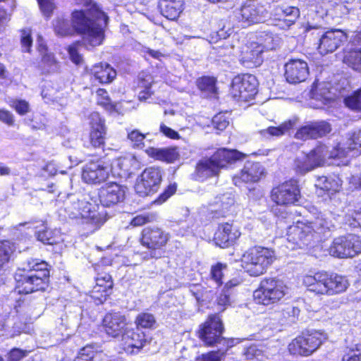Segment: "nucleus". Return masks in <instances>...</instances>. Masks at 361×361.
Listing matches in <instances>:
<instances>
[{
  "mask_svg": "<svg viewBox=\"0 0 361 361\" xmlns=\"http://www.w3.org/2000/svg\"><path fill=\"white\" fill-rule=\"evenodd\" d=\"M107 22V16L96 4H92L87 11H75L72 13L73 32L83 34L84 44L92 47L102 44Z\"/></svg>",
  "mask_w": 361,
  "mask_h": 361,
  "instance_id": "obj_1",
  "label": "nucleus"
},
{
  "mask_svg": "<svg viewBox=\"0 0 361 361\" xmlns=\"http://www.w3.org/2000/svg\"><path fill=\"white\" fill-rule=\"evenodd\" d=\"M46 262L38 259H28L16 274L19 293L28 294L44 290L49 276Z\"/></svg>",
  "mask_w": 361,
  "mask_h": 361,
  "instance_id": "obj_2",
  "label": "nucleus"
},
{
  "mask_svg": "<svg viewBox=\"0 0 361 361\" xmlns=\"http://www.w3.org/2000/svg\"><path fill=\"white\" fill-rule=\"evenodd\" d=\"M243 157V154L237 150L219 149L210 158L202 159L197 164L195 171L192 174V178L197 181H204L209 177L217 176L220 169Z\"/></svg>",
  "mask_w": 361,
  "mask_h": 361,
  "instance_id": "obj_3",
  "label": "nucleus"
},
{
  "mask_svg": "<svg viewBox=\"0 0 361 361\" xmlns=\"http://www.w3.org/2000/svg\"><path fill=\"white\" fill-rule=\"evenodd\" d=\"M276 258L272 250L264 247H254L242 256V267L252 276L264 274Z\"/></svg>",
  "mask_w": 361,
  "mask_h": 361,
  "instance_id": "obj_4",
  "label": "nucleus"
},
{
  "mask_svg": "<svg viewBox=\"0 0 361 361\" xmlns=\"http://www.w3.org/2000/svg\"><path fill=\"white\" fill-rule=\"evenodd\" d=\"M327 158H340L338 149L329 151L326 145H318L309 154L298 156L294 161V169L296 173L304 175L322 165Z\"/></svg>",
  "mask_w": 361,
  "mask_h": 361,
  "instance_id": "obj_5",
  "label": "nucleus"
},
{
  "mask_svg": "<svg viewBox=\"0 0 361 361\" xmlns=\"http://www.w3.org/2000/svg\"><path fill=\"white\" fill-rule=\"evenodd\" d=\"M288 287L284 282L276 278L264 279L253 293L257 304L270 305L279 302L288 293Z\"/></svg>",
  "mask_w": 361,
  "mask_h": 361,
  "instance_id": "obj_6",
  "label": "nucleus"
},
{
  "mask_svg": "<svg viewBox=\"0 0 361 361\" xmlns=\"http://www.w3.org/2000/svg\"><path fill=\"white\" fill-rule=\"evenodd\" d=\"M223 324L218 315L210 316L200 326L198 331L199 338L205 345H227L233 347L235 345L234 339H228L223 337Z\"/></svg>",
  "mask_w": 361,
  "mask_h": 361,
  "instance_id": "obj_7",
  "label": "nucleus"
},
{
  "mask_svg": "<svg viewBox=\"0 0 361 361\" xmlns=\"http://www.w3.org/2000/svg\"><path fill=\"white\" fill-rule=\"evenodd\" d=\"M317 31V49L321 55H326L334 52L348 39L345 32L339 29H331L327 31L319 30L317 27L308 25L306 31Z\"/></svg>",
  "mask_w": 361,
  "mask_h": 361,
  "instance_id": "obj_8",
  "label": "nucleus"
},
{
  "mask_svg": "<svg viewBox=\"0 0 361 361\" xmlns=\"http://www.w3.org/2000/svg\"><path fill=\"white\" fill-rule=\"evenodd\" d=\"M65 210L71 218H81L87 220V223L99 226L102 222V218L99 213L92 210V205L84 198L71 195H68L65 202Z\"/></svg>",
  "mask_w": 361,
  "mask_h": 361,
  "instance_id": "obj_9",
  "label": "nucleus"
},
{
  "mask_svg": "<svg viewBox=\"0 0 361 361\" xmlns=\"http://www.w3.org/2000/svg\"><path fill=\"white\" fill-rule=\"evenodd\" d=\"M325 334L315 331L296 337L288 345V350L294 355L309 356L326 340Z\"/></svg>",
  "mask_w": 361,
  "mask_h": 361,
  "instance_id": "obj_10",
  "label": "nucleus"
},
{
  "mask_svg": "<svg viewBox=\"0 0 361 361\" xmlns=\"http://www.w3.org/2000/svg\"><path fill=\"white\" fill-rule=\"evenodd\" d=\"M329 251L336 257H354L361 252V238L354 234L337 237L333 240Z\"/></svg>",
  "mask_w": 361,
  "mask_h": 361,
  "instance_id": "obj_11",
  "label": "nucleus"
},
{
  "mask_svg": "<svg viewBox=\"0 0 361 361\" xmlns=\"http://www.w3.org/2000/svg\"><path fill=\"white\" fill-rule=\"evenodd\" d=\"M266 4L259 0H247L235 10V16L248 25L265 21L268 17Z\"/></svg>",
  "mask_w": 361,
  "mask_h": 361,
  "instance_id": "obj_12",
  "label": "nucleus"
},
{
  "mask_svg": "<svg viewBox=\"0 0 361 361\" xmlns=\"http://www.w3.org/2000/svg\"><path fill=\"white\" fill-rule=\"evenodd\" d=\"M257 79L254 75H238L232 80L230 94L237 101L247 102L254 98L257 93Z\"/></svg>",
  "mask_w": 361,
  "mask_h": 361,
  "instance_id": "obj_13",
  "label": "nucleus"
},
{
  "mask_svg": "<svg viewBox=\"0 0 361 361\" xmlns=\"http://www.w3.org/2000/svg\"><path fill=\"white\" fill-rule=\"evenodd\" d=\"M300 198V190L297 180L290 179L274 187L271 192V199L278 205L295 204Z\"/></svg>",
  "mask_w": 361,
  "mask_h": 361,
  "instance_id": "obj_14",
  "label": "nucleus"
},
{
  "mask_svg": "<svg viewBox=\"0 0 361 361\" xmlns=\"http://www.w3.org/2000/svg\"><path fill=\"white\" fill-rule=\"evenodd\" d=\"M169 234L157 227H146L142 231L141 244L150 250V256L159 258L161 256L160 250L169 241Z\"/></svg>",
  "mask_w": 361,
  "mask_h": 361,
  "instance_id": "obj_15",
  "label": "nucleus"
},
{
  "mask_svg": "<svg viewBox=\"0 0 361 361\" xmlns=\"http://www.w3.org/2000/svg\"><path fill=\"white\" fill-rule=\"evenodd\" d=\"M161 180L162 174L159 168H147L137 178L135 190L140 196L149 195L158 190Z\"/></svg>",
  "mask_w": 361,
  "mask_h": 361,
  "instance_id": "obj_16",
  "label": "nucleus"
},
{
  "mask_svg": "<svg viewBox=\"0 0 361 361\" xmlns=\"http://www.w3.org/2000/svg\"><path fill=\"white\" fill-rule=\"evenodd\" d=\"M127 192L125 185L116 182L104 184L98 190V198L101 204L105 207H111L124 201Z\"/></svg>",
  "mask_w": 361,
  "mask_h": 361,
  "instance_id": "obj_17",
  "label": "nucleus"
},
{
  "mask_svg": "<svg viewBox=\"0 0 361 361\" xmlns=\"http://www.w3.org/2000/svg\"><path fill=\"white\" fill-rule=\"evenodd\" d=\"M274 41L272 36L267 35L264 44L252 42L246 46L242 51L240 61L247 67L259 66L262 62V53L264 49H273L274 47L271 44Z\"/></svg>",
  "mask_w": 361,
  "mask_h": 361,
  "instance_id": "obj_18",
  "label": "nucleus"
},
{
  "mask_svg": "<svg viewBox=\"0 0 361 361\" xmlns=\"http://www.w3.org/2000/svg\"><path fill=\"white\" fill-rule=\"evenodd\" d=\"M286 236L288 242L292 245V249L296 247L302 248L310 244L314 233L309 224L298 222L288 228Z\"/></svg>",
  "mask_w": 361,
  "mask_h": 361,
  "instance_id": "obj_19",
  "label": "nucleus"
},
{
  "mask_svg": "<svg viewBox=\"0 0 361 361\" xmlns=\"http://www.w3.org/2000/svg\"><path fill=\"white\" fill-rule=\"evenodd\" d=\"M342 61L353 70L361 72V32L350 37L343 49Z\"/></svg>",
  "mask_w": 361,
  "mask_h": 361,
  "instance_id": "obj_20",
  "label": "nucleus"
},
{
  "mask_svg": "<svg viewBox=\"0 0 361 361\" xmlns=\"http://www.w3.org/2000/svg\"><path fill=\"white\" fill-rule=\"evenodd\" d=\"M109 176V167L100 160L90 161L83 167L82 178L90 184H98L105 181Z\"/></svg>",
  "mask_w": 361,
  "mask_h": 361,
  "instance_id": "obj_21",
  "label": "nucleus"
},
{
  "mask_svg": "<svg viewBox=\"0 0 361 361\" xmlns=\"http://www.w3.org/2000/svg\"><path fill=\"white\" fill-rule=\"evenodd\" d=\"M303 284L307 290L316 295L331 296L329 286V274L325 271L315 273L314 275H307L303 277Z\"/></svg>",
  "mask_w": 361,
  "mask_h": 361,
  "instance_id": "obj_22",
  "label": "nucleus"
},
{
  "mask_svg": "<svg viewBox=\"0 0 361 361\" xmlns=\"http://www.w3.org/2000/svg\"><path fill=\"white\" fill-rule=\"evenodd\" d=\"M308 75L309 68L303 60L292 59L285 65V77L289 83L297 84L303 82Z\"/></svg>",
  "mask_w": 361,
  "mask_h": 361,
  "instance_id": "obj_23",
  "label": "nucleus"
},
{
  "mask_svg": "<svg viewBox=\"0 0 361 361\" xmlns=\"http://www.w3.org/2000/svg\"><path fill=\"white\" fill-rule=\"evenodd\" d=\"M127 319L121 312L107 313L103 319L104 331L110 336L116 338L125 331L127 327Z\"/></svg>",
  "mask_w": 361,
  "mask_h": 361,
  "instance_id": "obj_24",
  "label": "nucleus"
},
{
  "mask_svg": "<svg viewBox=\"0 0 361 361\" xmlns=\"http://www.w3.org/2000/svg\"><path fill=\"white\" fill-rule=\"evenodd\" d=\"M271 15L277 20L281 29H287L295 23L300 16V11L294 6H276L271 11Z\"/></svg>",
  "mask_w": 361,
  "mask_h": 361,
  "instance_id": "obj_25",
  "label": "nucleus"
},
{
  "mask_svg": "<svg viewBox=\"0 0 361 361\" xmlns=\"http://www.w3.org/2000/svg\"><path fill=\"white\" fill-rule=\"evenodd\" d=\"M263 173L264 169L259 162L247 161L240 173L233 177V183L235 185H238L241 182H257Z\"/></svg>",
  "mask_w": 361,
  "mask_h": 361,
  "instance_id": "obj_26",
  "label": "nucleus"
},
{
  "mask_svg": "<svg viewBox=\"0 0 361 361\" xmlns=\"http://www.w3.org/2000/svg\"><path fill=\"white\" fill-rule=\"evenodd\" d=\"M91 133L90 135V143L94 148L103 147L104 145V135L106 129L104 121L97 112H93L90 116Z\"/></svg>",
  "mask_w": 361,
  "mask_h": 361,
  "instance_id": "obj_27",
  "label": "nucleus"
},
{
  "mask_svg": "<svg viewBox=\"0 0 361 361\" xmlns=\"http://www.w3.org/2000/svg\"><path fill=\"white\" fill-rule=\"evenodd\" d=\"M122 342L125 351L130 353H137L146 342L145 335L143 332L127 328L122 334Z\"/></svg>",
  "mask_w": 361,
  "mask_h": 361,
  "instance_id": "obj_28",
  "label": "nucleus"
},
{
  "mask_svg": "<svg viewBox=\"0 0 361 361\" xmlns=\"http://www.w3.org/2000/svg\"><path fill=\"white\" fill-rule=\"evenodd\" d=\"M240 235V233L237 228L232 224L226 223L219 226L218 230L215 233L214 240L219 247H226L233 244Z\"/></svg>",
  "mask_w": 361,
  "mask_h": 361,
  "instance_id": "obj_29",
  "label": "nucleus"
},
{
  "mask_svg": "<svg viewBox=\"0 0 361 361\" xmlns=\"http://www.w3.org/2000/svg\"><path fill=\"white\" fill-rule=\"evenodd\" d=\"M145 152L150 157L168 163L175 161L179 157L177 147H148Z\"/></svg>",
  "mask_w": 361,
  "mask_h": 361,
  "instance_id": "obj_30",
  "label": "nucleus"
},
{
  "mask_svg": "<svg viewBox=\"0 0 361 361\" xmlns=\"http://www.w3.org/2000/svg\"><path fill=\"white\" fill-rule=\"evenodd\" d=\"M91 74L100 83H110L116 76V71L109 64L100 63L91 68Z\"/></svg>",
  "mask_w": 361,
  "mask_h": 361,
  "instance_id": "obj_31",
  "label": "nucleus"
},
{
  "mask_svg": "<svg viewBox=\"0 0 361 361\" xmlns=\"http://www.w3.org/2000/svg\"><path fill=\"white\" fill-rule=\"evenodd\" d=\"M210 204L214 205L216 207L214 210L222 215L233 212L235 208L234 195L230 192L218 195Z\"/></svg>",
  "mask_w": 361,
  "mask_h": 361,
  "instance_id": "obj_32",
  "label": "nucleus"
},
{
  "mask_svg": "<svg viewBox=\"0 0 361 361\" xmlns=\"http://www.w3.org/2000/svg\"><path fill=\"white\" fill-rule=\"evenodd\" d=\"M342 185V180L338 176H318L315 186L324 191L334 194L338 192Z\"/></svg>",
  "mask_w": 361,
  "mask_h": 361,
  "instance_id": "obj_33",
  "label": "nucleus"
},
{
  "mask_svg": "<svg viewBox=\"0 0 361 361\" xmlns=\"http://www.w3.org/2000/svg\"><path fill=\"white\" fill-rule=\"evenodd\" d=\"M159 6L164 16L169 20H176L183 10L181 0H162Z\"/></svg>",
  "mask_w": 361,
  "mask_h": 361,
  "instance_id": "obj_34",
  "label": "nucleus"
},
{
  "mask_svg": "<svg viewBox=\"0 0 361 361\" xmlns=\"http://www.w3.org/2000/svg\"><path fill=\"white\" fill-rule=\"evenodd\" d=\"M348 147L345 149L334 148L338 149L340 157L345 156L355 157L361 154V130L355 132L348 141Z\"/></svg>",
  "mask_w": 361,
  "mask_h": 361,
  "instance_id": "obj_35",
  "label": "nucleus"
},
{
  "mask_svg": "<svg viewBox=\"0 0 361 361\" xmlns=\"http://www.w3.org/2000/svg\"><path fill=\"white\" fill-rule=\"evenodd\" d=\"M331 214H319L314 221L309 223L311 226L313 233H323L330 231L335 228Z\"/></svg>",
  "mask_w": 361,
  "mask_h": 361,
  "instance_id": "obj_36",
  "label": "nucleus"
},
{
  "mask_svg": "<svg viewBox=\"0 0 361 361\" xmlns=\"http://www.w3.org/2000/svg\"><path fill=\"white\" fill-rule=\"evenodd\" d=\"M298 123V118L294 117L285 121L278 127H269L267 129L260 130L259 133L261 135L265 138H269L272 136L280 137L292 129Z\"/></svg>",
  "mask_w": 361,
  "mask_h": 361,
  "instance_id": "obj_37",
  "label": "nucleus"
},
{
  "mask_svg": "<svg viewBox=\"0 0 361 361\" xmlns=\"http://www.w3.org/2000/svg\"><path fill=\"white\" fill-rule=\"evenodd\" d=\"M40 227L42 228L36 232V236L39 241L47 245H54L59 243L60 237L58 235L57 231L48 229L44 222L40 223ZM35 228H39V226H37Z\"/></svg>",
  "mask_w": 361,
  "mask_h": 361,
  "instance_id": "obj_38",
  "label": "nucleus"
},
{
  "mask_svg": "<svg viewBox=\"0 0 361 361\" xmlns=\"http://www.w3.org/2000/svg\"><path fill=\"white\" fill-rule=\"evenodd\" d=\"M329 286L331 296L345 292L349 286L348 279L341 275L329 274Z\"/></svg>",
  "mask_w": 361,
  "mask_h": 361,
  "instance_id": "obj_39",
  "label": "nucleus"
},
{
  "mask_svg": "<svg viewBox=\"0 0 361 361\" xmlns=\"http://www.w3.org/2000/svg\"><path fill=\"white\" fill-rule=\"evenodd\" d=\"M114 166L118 168L124 174L130 173L138 167V161L135 156L128 154L118 158L114 161Z\"/></svg>",
  "mask_w": 361,
  "mask_h": 361,
  "instance_id": "obj_40",
  "label": "nucleus"
},
{
  "mask_svg": "<svg viewBox=\"0 0 361 361\" xmlns=\"http://www.w3.org/2000/svg\"><path fill=\"white\" fill-rule=\"evenodd\" d=\"M113 287L111 276L107 273H102L97 275L96 278V286L94 288V292L102 291L104 293V296L107 295V291Z\"/></svg>",
  "mask_w": 361,
  "mask_h": 361,
  "instance_id": "obj_41",
  "label": "nucleus"
},
{
  "mask_svg": "<svg viewBox=\"0 0 361 361\" xmlns=\"http://www.w3.org/2000/svg\"><path fill=\"white\" fill-rule=\"evenodd\" d=\"M313 134V139H317L329 134L331 130V125L325 121H310Z\"/></svg>",
  "mask_w": 361,
  "mask_h": 361,
  "instance_id": "obj_42",
  "label": "nucleus"
},
{
  "mask_svg": "<svg viewBox=\"0 0 361 361\" xmlns=\"http://www.w3.org/2000/svg\"><path fill=\"white\" fill-rule=\"evenodd\" d=\"M39 68L44 73H51L59 69V63L51 53L42 54V60L39 65Z\"/></svg>",
  "mask_w": 361,
  "mask_h": 361,
  "instance_id": "obj_43",
  "label": "nucleus"
},
{
  "mask_svg": "<svg viewBox=\"0 0 361 361\" xmlns=\"http://www.w3.org/2000/svg\"><path fill=\"white\" fill-rule=\"evenodd\" d=\"M219 349L217 350H212L207 353L202 354L197 358L198 361H221L226 356V352L231 347H227V345H218Z\"/></svg>",
  "mask_w": 361,
  "mask_h": 361,
  "instance_id": "obj_44",
  "label": "nucleus"
},
{
  "mask_svg": "<svg viewBox=\"0 0 361 361\" xmlns=\"http://www.w3.org/2000/svg\"><path fill=\"white\" fill-rule=\"evenodd\" d=\"M243 361H262L264 351L257 345H251L244 349L242 354Z\"/></svg>",
  "mask_w": 361,
  "mask_h": 361,
  "instance_id": "obj_45",
  "label": "nucleus"
},
{
  "mask_svg": "<svg viewBox=\"0 0 361 361\" xmlns=\"http://www.w3.org/2000/svg\"><path fill=\"white\" fill-rule=\"evenodd\" d=\"M15 249L13 243L8 240L0 241V269L8 262Z\"/></svg>",
  "mask_w": 361,
  "mask_h": 361,
  "instance_id": "obj_46",
  "label": "nucleus"
},
{
  "mask_svg": "<svg viewBox=\"0 0 361 361\" xmlns=\"http://www.w3.org/2000/svg\"><path fill=\"white\" fill-rule=\"evenodd\" d=\"M135 323L137 328L153 329L156 324V319L151 313L141 312L136 317Z\"/></svg>",
  "mask_w": 361,
  "mask_h": 361,
  "instance_id": "obj_47",
  "label": "nucleus"
},
{
  "mask_svg": "<svg viewBox=\"0 0 361 361\" xmlns=\"http://www.w3.org/2000/svg\"><path fill=\"white\" fill-rule=\"evenodd\" d=\"M54 28L56 35L66 36L73 33L72 25L63 18H57L54 23Z\"/></svg>",
  "mask_w": 361,
  "mask_h": 361,
  "instance_id": "obj_48",
  "label": "nucleus"
},
{
  "mask_svg": "<svg viewBox=\"0 0 361 361\" xmlns=\"http://www.w3.org/2000/svg\"><path fill=\"white\" fill-rule=\"evenodd\" d=\"M145 137V134L137 129L128 131L127 139L133 148L142 149L144 147Z\"/></svg>",
  "mask_w": 361,
  "mask_h": 361,
  "instance_id": "obj_49",
  "label": "nucleus"
},
{
  "mask_svg": "<svg viewBox=\"0 0 361 361\" xmlns=\"http://www.w3.org/2000/svg\"><path fill=\"white\" fill-rule=\"evenodd\" d=\"M226 269L227 265L222 263H217L216 265L212 267L210 270V277L217 286L222 284V279Z\"/></svg>",
  "mask_w": 361,
  "mask_h": 361,
  "instance_id": "obj_50",
  "label": "nucleus"
},
{
  "mask_svg": "<svg viewBox=\"0 0 361 361\" xmlns=\"http://www.w3.org/2000/svg\"><path fill=\"white\" fill-rule=\"evenodd\" d=\"M197 85L200 90L211 94L216 92V79L213 77H202L197 81Z\"/></svg>",
  "mask_w": 361,
  "mask_h": 361,
  "instance_id": "obj_51",
  "label": "nucleus"
},
{
  "mask_svg": "<svg viewBox=\"0 0 361 361\" xmlns=\"http://www.w3.org/2000/svg\"><path fill=\"white\" fill-rule=\"evenodd\" d=\"M344 102L348 108L361 111V88L355 91L353 94L347 97Z\"/></svg>",
  "mask_w": 361,
  "mask_h": 361,
  "instance_id": "obj_52",
  "label": "nucleus"
},
{
  "mask_svg": "<svg viewBox=\"0 0 361 361\" xmlns=\"http://www.w3.org/2000/svg\"><path fill=\"white\" fill-rule=\"evenodd\" d=\"M214 127L219 130H224L229 124V118L226 113H219L212 118Z\"/></svg>",
  "mask_w": 361,
  "mask_h": 361,
  "instance_id": "obj_53",
  "label": "nucleus"
},
{
  "mask_svg": "<svg viewBox=\"0 0 361 361\" xmlns=\"http://www.w3.org/2000/svg\"><path fill=\"white\" fill-rule=\"evenodd\" d=\"M295 137L298 140H306L313 139V134L310 124V121L301 128H300L295 135Z\"/></svg>",
  "mask_w": 361,
  "mask_h": 361,
  "instance_id": "obj_54",
  "label": "nucleus"
},
{
  "mask_svg": "<svg viewBox=\"0 0 361 361\" xmlns=\"http://www.w3.org/2000/svg\"><path fill=\"white\" fill-rule=\"evenodd\" d=\"M80 44H73L69 46L68 51L71 60L76 65H80L83 62V59L80 53Z\"/></svg>",
  "mask_w": 361,
  "mask_h": 361,
  "instance_id": "obj_55",
  "label": "nucleus"
},
{
  "mask_svg": "<svg viewBox=\"0 0 361 361\" xmlns=\"http://www.w3.org/2000/svg\"><path fill=\"white\" fill-rule=\"evenodd\" d=\"M10 106L13 108L20 115H25L30 110L28 102L22 99L11 101Z\"/></svg>",
  "mask_w": 361,
  "mask_h": 361,
  "instance_id": "obj_56",
  "label": "nucleus"
},
{
  "mask_svg": "<svg viewBox=\"0 0 361 361\" xmlns=\"http://www.w3.org/2000/svg\"><path fill=\"white\" fill-rule=\"evenodd\" d=\"M232 292H229L227 289L223 288L221 293L217 298V305L222 310H224L226 306H228L231 303L232 300Z\"/></svg>",
  "mask_w": 361,
  "mask_h": 361,
  "instance_id": "obj_57",
  "label": "nucleus"
},
{
  "mask_svg": "<svg viewBox=\"0 0 361 361\" xmlns=\"http://www.w3.org/2000/svg\"><path fill=\"white\" fill-rule=\"evenodd\" d=\"M139 85L141 87L145 88L144 91L140 92L139 99L140 100L147 99L152 94V92L150 91L152 85V77L149 75L147 76V78L143 79L140 82Z\"/></svg>",
  "mask_w": 361,
  "mask_h": 361,
  "instance_id": "obj_58",
  "label": "nucleus"
},
{
  "mask_svg": "<svg viewBox=\"0 0 361 361\" xmlns=\"http://www.w3.org/2000/svg\"><path fill=\"white\" fill-rule=\"evenodd\" d=\"M94 351L91 346H85L82 348L74 361H92Z\"/></svg>",
  "mask_w": 361,
  "mask_h": 361,
  "instance_id": "obj_59",
  "label": "nucleus"
},
{
  "mask_svg": "<svg viewBox=\"0 0 361 361\" xmlns=\"http://www.w3.org/2000/svg\"><path fill=\"white\" fill-rule=\"evenodd\" d=\"M20 40L23 50L25 51L30 52V47L32 43L30 31L27 30H22Z\"/></svg>",
  "mask_w": 361,
  "mask_h": 361,
  "instance_id": "obj_60",
  "label": "nucleus"
},
{
  "mask_svg": "<svg viewBox=\"0 0 361 361\" xmlns=\"http://www.w3.org/2000/svg\"><path fill=\"white\" fill-rule=\"evenodd\" d=\"M345 222L351 227H359L361 226V214L356 212L348 214L345 216Z\"/></svg>",
  "mask_w": 361,
  "mask_h": 361,
  "instance_id": "obj_61",
  "label": "nucleus"
},
{
  "mask_svg": "<svg viewBox=\"0 0 361 361\" xmlns=\"http://www.w3.org/2000/svg\"><path fill=\"white\" fill-rule=\"evenodd\" d=\"M342 361H361V348L348 350L343 355Z\"/></svg>",
  "mask_w": 361,
  "mask_h": 361,
  "instance_id": "obj_62",
  "label": "nucleus"
},
{
  "mask_svg": "<svg viewBox=\"0 0 361 361\" xmlns=\"http://www.w3.org/2000/svg\"><path fill=\"white\" fill-rule=\"evenodd\" d=\"M39 7L43 14L47 17L50 16L53 10L54 9V5L53 0H37Z\"/></svg>",
  "mask_w": 361,
  "mask_h": 361,
  "instance_id": "obj_63",
  "label": "nucleus"
},
{
  "mask_svg": "<svg viewBox=\"0 0 361 361\" xmlns=\"http://www.w3.org/2000/svg\"><path fill=\"white\" fill-rule=\"evenodd\" d=\"M0 121L8 126H13L15 123L13 114L4 109H0Z\"/></svg>",
  "mask_w": 361,
  "mask_h": 361,
  "instance_id": "obj_64",
  "label": "nucleus"
}]
</instances>
